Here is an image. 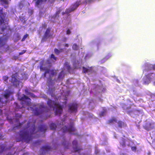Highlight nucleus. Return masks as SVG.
Instances as JSON below:
<instances>
[{"mask_svg":"<svg viewBox=\"0 0 155 155\" xmlns=\"http://www.w3.org/2000/svg\"><path fill=\"white\" fill-rule=\"evenodd\" d=\"M30 125V122H28L27 125L23 129L20 130L18 133V136L17 137L16 140L17 142H25L29 143L32 139L33 135L35 132V126L33 124L30 128H28Z\"/></svg>","mask_w":155,"mask_h":155,"instance_id":"1","label":"nucleus"},{"mask_svg":"<svg viewBox=\"0 0 155 155\" xmlns=\"http://www.w3.org/2000/svg\"><path fill=\"white\" fill-rule=\"evenodd\" d=\"M40 68L41 71H45V72L41 75V77L43 78L46 77L47 74H49V79L48 83L49 85H53L54 84V83L53 82L54 81L52 80V78L54 76L56 75L57 73L56 70L54 69H46L45 67H43L42 64L40 66Z\"/></svg>","mask_w":155,"mask_h":155,"instance_id":"2","label":"nucleus"},{"mask_svg":"<svg viewBox=\"0 0 155 155\" xmlns=\"http://www.w3.org/2000/svg\"><path fill=\"white\" fill-rule=\"evenodd\" d=\"M47 103L50 108L55 107L56 109L54 113L55 115H61L63 111V105H61L58 102L52 101L50 99H48Z\"/></svg>","mask_w":155,"mask_h":155,"instance_id":"3","label":"nucleus"},{"mask_svg":"<svg viewBox=\"0 0 155 155\" xmlns=\"http://www.w3.org/2000/svg\"><path fill=\"white\" fill-rule=\"evenodd\" d=\"M5 14L3 12V8L0 9V34H2L5 30L12 31L10 27L6 25L5 24H3L5 21Z\"/></svg>","mask_w":155,"mask_h":155,"instance_id":"4","label":"nucleus"},{"mask_svg":"<svg viewBox=\"0 0 155 155\" xmlns=\"http://www.w3.org/2000/svg\"><path fill=\"white\" fill-rule=\"evenodd\" d=\"M19 100L21 101V105L18 104L16 103H15L16 106L15 108L16 110L17 109H21L23 107H25L24 105L29 106L31 104V99L30 98L23 94V96L22 97H18Z\"/></svg>","mask_w":155,"mask_h":155,"instance_id":"5","label":"nucleus"},{"mask_svg":"<svg viewBox=\"0 0 155 155\" xmlns=\"http://www.w3.org/2000/svg\"><path fill=\"white\" fill-rule=\"evenodd\" d=\"M30 108L33 114L36 116H38L47 111V107L42 105H40L39 107H36L35 109L32 107H30Z\"/></svg>","mask_w":155,"mask_h":155,"instance_id":"6","label":"nucleus"},{"mask_svg":"<svg viewBox=\"0 0 155 155\" xmlns=\"http://www.w3.org/2000/svg\"><path fill=\"white\" fill-rule=\"evenodd\" d=\"M147 78L143 79V84H148L152 80H155V74L153 73H149L145 75Z\"/></svg>","mask_w":155,"mask_h":155,"instance_id":"7","label":"nucleus"},{"mask_svg":"<svg viewBox=\"0 0 155 155\" xmlns=\"http://www.w3.org/2000/svg\"><path fill=\"white\" fill-rule=\"evenodd\" d=\"M18 74L17 73L13 74L11 76V82L12 84V86L15 87H17L19 85V81L17 79Z\"/></svg>","mask_w":155,"mask_h":155,"instance_id":"8","label":"nucleus"},{"mask_svg":"<svg viewBox=\"0 0 155 155\" xmlns=\"http://www.w3.org/2000/svg\"><path fill=\"white\" fill-rule=\"evenodd\" d=\"M78 104L76 103H73L69 104L68 107V112L71 113H76L77 111Z\"/></svg>","mask_w":155,"mask_h":155,"instance_id":"9","label":"nucleus"},{"mask_svg":"<svg viewBox=\"0 0 155 155\" xmlns=\"http://www.w3.org/2000/svg\"><path fill=\"white\" fill-rule=\"evenodd\" d=\"M76 129L73 126V125L71 124L69 127L66 126L62 127L61 130L63 133H65L67 132H68L71 133V132L74 131Z\"/></svg>","mask_w":155,"mask_h":155,"instance_id":"10","label":"nucleus"},{"mask_svg":"<svg viewBox=\"0 0 155 155\" xmlns=\"http://www.w3.org/2000/svg\"><path fill=\"white\" fill-rule=\"evenodd\" d=\"M81 4H84V2H81V0L77 1L73 5L72 7L71 8L68 9L67 11L66 12V13H68L74 11L77 8L79 5Z\"/></svg>","mask_w":155,"mask_h":155,"instance_id":"11","label":"nucleus"},{"mask_svg":"<svg viewBox=\"0 0 155 155\" xmlns=\"http://www.w3.org/2000/svg\"><path fill=\"white\" fill-rule=\"evenodd\" d=\"M73 145V148L74 150V152H77L80 153L81 151L83 150V149L81 147H78L77 141L75 140H74L72 143Z\"/></svg>","mask_w":155,"mask_h":155,"instance_id":"12","label":"nucleus"},{"mask_svg":"<svg viewBox=\"0 0 155 155\" xmlns=\"http://www.w3.org/2000/svg\"><path fill=\"white\" fill-rule=\"evenodd\" d=\"M51 30V28H48L46 29L42 39V41H45L49 37L52 36L50 33Z\"/></svg>","mask_w":155,"mask_h":155,"instance_id":"13","label":"nucleus"},{"mask_svg":"<svg viewBox=\"0 0 155 155\" xmlns=\"http://www.w3.org/2000/svg\"><path fill=\"white\" fill-rule=\"evenodd\" d=\"M154 127L153 123L150 122L146 123L143 126L144 128L147 131L151 130Z\"/></svg>","mask_w":155,"mask_h":155,"instance_id":"14","label":"nucleus"},{"mask_svg":"<svg viewBox=\"0 0 155 155\" xmlns=\"http://www.w3.org/2000/svg\"><path fill=\"white\" fill-rule=\"evenodd\" d=\"M152 70H155V64L154 65L150 64L149 66L145 68L143 71V72H146L147 71Z\"/></svg>","mask_w":155,"mask_h":155,"instance_id":"15","label":"nucleus"},{"mask_svg":"<svg viewBox=\"0 0 155 155\" xmlns=\"http://www.w3.org/2000/svg\"><path fill=\"white\" fill-rule=\"evenodd\" d=\"M47 129V127L45 124L41 125L39 128V130L41 132H45Z\"/></svg>","mask_w":155,"mask_h":155,"instance_id":"16","label":"nucleus"},{"mask_svg":"<svg viewBox=\"0 0 155 155\" xmlns=\"http://www.w3.org/2000/svg\"><path fill=\"white\" fill-rule=\"evenodd\" d=\"M42 151L44 152H48L51 150V147L48 146H44L41 147Z\"/></svg>","mask_w":155,"mask_h":155,"instance_id":"17","label":"nucleus"},{"mask_svg":"<svg viewBox=\"0 0 155 155\" xmlns=\"http://www.w3.org/2000/svg\"><path fill=\"white\" fill-rule=\"evenodd\" d=\"M117 123L118 124V127L120 128H122L124 126L126 125V124L124 122L120 120L117 121Z\"/></svg>","mask_w":155,"mask_h":155,"instance_id":"18","label":"nucleus"},{"mask_svg":"<svg viewBox=\"0 0 155 155\" xmlns=\"http://www.w3.org/2000/svg\"><path fill=\"white\" fill-rule=\"evenodd\" d=\"M117 122V119L114 117H113L108 121L107 123L109 124H113L114 123H116Z\"/></svg>","mask_w":155,"mask_h":155,"instance_id":"19","label":"nucleus"},{"mask_svg":"<svg viewBox=\"0 0 155 155\" xmlns=\"http://www.w3.org/2000/svg\"><path fill=\"white\" fill-rule=\"evenodd\" d=\"M125 139L123 137L120 139V143L121 146H124L125 144Z\"/></svg>","mask_w":155,"mask_h":155,"instance_id":"20","label":"nucleus"},{"mask_svg":"<svg viewBox=\"0 0 155 155\" xmlns=\"http://www.w3.org/2000/svg\"><path fill=\"white\" fill-rule=\"evenodd\" d=\"M63 51V49L61 48L59 50H58L56 48L54 49V52L56 55H59Z\"/></svg>","mask_w":155,"mask_h":155,"instance_id":"21","label":"nucleus"},{"mask_svg":"<svg viewBox=\"0 0 155 155\" xmlns=\"http://www.w3.org/2000/svg\"><path fill=\"white\" fill-rule=\"evenodd\" d=\"M64 77V74L63 71L59 73L58 75V79L60 80H62Z\"/></svg>","mask_w":155,"mask_h":155,"instance_id":"22","label":"nucleus"},{"mask_svg":"<svg viewBox=\"0 0 155 155\" xmlns=\"http://www.w3.org/2000/svg\"><path fill=\"white\" fill-rule=\"evenodd\" d=\"M47 0H37L35 3L36 5L38 6L41 4L43 2H46Z\"/></svg>","mask_w":155,"mask_h":155,"instance_id":"23","label":"nucleus"},{"mask_svg":"<svg viewBox=\"0 0 155 155\" xmlns=\"http://www.w3.org/2000/svg\"><path fill=\"white\" fill-rule=\"evenodd\" d=\"M6 102V100H5L4 98L0 97V106H3V104Z\"/></svg>","mask_w":155,"mask_h":155,"instance_id":"24","label":"nucleus"},{"mask_svg":"<svg viewBox=\"0 0 155 155\" xmlns=\"http://www.w3.org/2000/svg\"><path fill=\"white\" fill-rule=\"evenodd\" d=\"M50 127L51 130H54L56 128L57 126L55 124L51 123L50 124Z\"/></svg>","mask_w":155,"mask_h":155,"instance_id":"25","label":"nucleus"},{"mask_svg":"<svg viewBox=\"0 0 155 155\" xmlns=\"http://www.w3.org/2000/svg\"><path fill=\"white\" fill-rule=\"evenodd\" d=\"M11 94V92L9 91L8 92L5 93L4 95V97L7 99L8 97H9L10 95Z\"/></svg>","mask_w":155,"mask_h":155,"instance_id":"26","label":"nucleus"},{"mask_svg":"<svg viewBox=\"0 0 155 155\" xmlns=\"http://www.w3.org/2000/svg\"><path fill=\"white\" fill-rule=\"evenodd\" d=\"M61 11V10L60 9H59L58 11H57L54 16V17H59V14Z\"/></svg>","mask_w":155,"mask_h":155,"instance_id":"27","label":"nucleus"},{"mask_svg":"<svg viewBox=\"0 0 155 155\" xmlns=\"http://www.w3.org/2000/svg\"><path fill=\"white\" fill-rule=\"evenodd\" d=\"M65 67L67 68L68 70H69L71 69V66L69 65V63L68 62H66L64 63Z\"/></svg>","mask_w":155,"mask_h":155,"instance_id":"28","label":"nucleus"},{"mask_svg":"<svg viewBox=\"0 0 155 155\" xmlns=\"http://www.w3.org/2000/svg\"><path fill=\"white\" fill-rule=\"evenodd\" d=\"M95 1V0H88L87 1V0H85L84 2H84V4H85V5H86L87 3L89 4H90L91 3Z\"/></svg>","mask_w":155,"mask_h":155,"instance_id":"29","label":"nucleus"},{"mask_svg":"<svg viewBox=\"0 0 155 155\" xmlns=\"http://www.w3.org/2000/svg\"><path fill=\"white\" fill-rule=\"evenodd\" d=\"M72 48L74 50H77L78 49V46L76 44L74 43L73 44L72 46Z\"/></svg>","mask_w":155,"mask_h":155,"instance_id":"30","label":"nucleus"},{"mask_svg":"<svg viewBox=\"0 0 155 155\" xmlns=\"http://www.w3.org/2000/svg\"><path fill=\"white\" fill-rule=\"evenodd\" d=\"M5 149V147L2 145H0V154L2 153Z\"/></svg>","mask_w":155,"mask_h":155,"instance_id":"31","label":"nucleus"},{"mask_svg":"<svg viewBox=\"0 0 155 155\" xmlns=\"http://www.w3.org/2000/svg\"><path fill=\"white\" fill-rule=\"evenodd\" d=\"M82 68L83 71L84 73H88L89 71V69L88 68H86L84 67H83Z\"/></svg>","mask_w":155,"mask_h":155,"instance_id":"32","label":"nucleus"},{"mask_svg":"<svg viewBox=\"0 0 155 155\" xmlns=\"http://www.w3.org/2000/svg\"><path fill=\"white\" fill-rule=\"evenodd\" d=\"M28 35L26 34L25 35H24L21 41H25V39L27 38V37L28 36Z\"/></svg>","mask_w":155,"mask_h":155,"instance_id":"33","label":"nucleus"},{"mask_svg":"<svg viewBox=\"0 0 155 155\" xmlns=\"http://www.w3.org/2000/svg\"><path fill=\"white\" fill-rule=\"evenodd\" d=\"M50 58H53L55 61L57 60V58L55 56L54 54H51V55Z\"/></svg>","mask_w":155,"mask_h":155,"instance_id":"34","label":"nucleus"},{"mask_svg":"<svg viewBox=\"0 0 155 155\" xmlns=\"http://www.w3.org/2000/svg\"><path fill=\"white\" fill-rule=\"evenodd\" d=\"M0 1L3 2L6 5L8 4V2L7 0H0Z\"/></svg>","mask_w":155,"mask_h":155,"instance_id":"35","label":"nucleus"},{"mask_svg":"<svg viewBox=\"0 0 155 155\" xmlns=\"http://www.w3.org/2000/svg\"><path fill=\"white\" fill-rule=\"evenodd\" d=\"M131 149L133 151L135 152L136 151L137 148L135 146L132 147H131Z\"/></svg>","mask_w":155,"mask_h":155,"instance_id":"36","label":"nucleus"},{"mask_svg":"<svg viewBox=\"0 0 155 155\" xmlns=\"http://www.w3.org/2000/svg\"><path fill=\"white\" fill-rule=\"evenodd\" d=\"M23 122L22 123H19V124L16 126V127L17 128H19L20 127H21V126H22V124H23Z\"/></svg>","mask_w":155,"mask_h":155,"instance_id":"37","label":"nucleus"},{"mask_svg":"<svg viewBox=\"0 0 155 155\" xmlns=\"http://www.w3.org/2000/svg\"><path fill=\"white\" fill-rule=\"evenodd\" d=\"M41 141L39 140H38L37 141H35L34 143V144L35 145V144H39L40 142H41Z\"/></svg>","mask_w":155,"mask_h":155,"instance_id":"38","label":"nucleus"},{"mask_svg":"<svg viewBox=\"0 0 155 155\" xmlns=\"http://www.w3.org/2000/svg\"><path fill=\"white\" fill-rule=\"evenodd\" d=\"M8 79V77L7 76H5L3 78V80H4V81H7Z\"/></svg>","mask_w":155,"mask_h":155,"instance_id":"39","label":"nucleus"},{"mask_svg":"<svg viewBox=\"0 0 155 155\" xmlns=\"http://www.w3.org/2000/svg\"><path fill=\"white\" fill-rule=\"evenodd\" d=\"M25 52H26V51L23 50L21 52L19 53V55H22V54H24V53H25Z\"/></svg>","mask_w":155,"mask_h":155,"instance_id":"40","label":"nucleus"},{"mask_svg":"<svg viewBox=\"0 0 155 155\" xmlns=\"http://www.w3.org/2000/svg\"><path fill=\"white\" fill-rule=\"evenodd\" d=\"M71 33V31L69 29H68L67 30L66 33L67 34L69 35Z\"/></svg>","mask_w":155,"mask_h":155,"instance_id":"41","label":"nucleus"},{"mask_svg":"<svg viewBox=\"0 0 155 155\" xmlns=\"http://www.w3.org/2000/svg\"><path fill=\"white\" fill-rule=\"evenodd\" d=\"M2 40L1 39H0V47L2 46Z\"/></svg>","mask_w":155,"mask_h":155,"instance_id":"42","label":"nucleus"},{"mask_svg":"<svg viewBox=\"0 0 155 155\" xmlns=\"http://www.w3.org/2000/svg\"><path fill=\"white\" fill-rule=\"evenodd\" d=\"M104 112L102 111L101 112L100 114V115L101 116H103L104 115Z\"/></svg>","mask_w":155,"mask_h":155,"instance_id":"43","label":"nucleus"},{"mask_svg":"<svg viewBox=\"0 0 155 155\" xmlns=\"http://www.w3.org/2000/svg\"><path fill=\"white\" fill-rule=\"evenodd\" d=\"M29 94H30L31 96H35L34 95V94L33 93H29Z\"/></svg>","mask_w":155,"mask_h":155,"instance_id":"44","label":"nucleus"},{"mask_svg":"<svg viewBox=\"0 0 155 155\" xmlns=\"http://www.w3.org/2000/svg\"><path fill=\"white\" fill-rule=\"evenodd\" d=\"M64 46L65 47H68L69 46V45L68 44H66Z\"/></svg>","mask_w":155,"mask_h":155,"instance_id":"45","label":"nucleus"},{"mask_svg":"<svg viewBox=\"0 0 155 155\" xmlns=\"http://www.w3.org/2000/svg\"><path fill=\"white\" fill-rule=\"evenodd\" d=\"M153 142L155 143V138L153 140Z\"/></svg>","mask_w":155,"mask_h":155,"instance_id":"46","label":"nucleus"},{"mask_svg":"<svg viewBox=\"0 0 155 155\" xmlns=\"http://www.w3.org/2000/svg\"><path fill=\"white\" fill-rule=\"evenodd\" d=\"M62 144H63L64 145V146H65V143H63Z\"/></svg>","mask_w":155,"mask_h":155,"instance_id":"47","label":"nucleus"},{"mask_svg":"<svg viewBox=\"0 0 155 155\" xmlns=\"http://www.w3.org/2000/svg\"><path fill=\"white\" fill-rule=\"evenodd\" d=\"M65 13L64 12H63L62 13V15H64V14Z\"/></svg>","mask_w":155,"mask_h":155,"instance_id":"48","label":"nucleus"},{"mask_svg":"<svg viewBox=\"0 0 155 155\" xmlns=\"http://www.w3.org/2000/svg\"><path fill=\"white\" fill-rule=\"evenodd\" d=\"M31 12H33V10H31Z\"/></svg>","mask_w":155,"mask_h":155,"instance_id":"49","label":"nucleus"},{"mask_svg":"<svg viewBox=\"0 0 155 155\" xmlns=\"http://www.w3.org/2000/svg\"><path fill=\"white\" fill-rule=\"evenodd\" d=\"M28 110L29 109V108H28Z\"/></svg>","mask_w":155,"mask_h":155,"instance_id":"50","label":"nucleus"},{"mask_svg":"<svg viewBox=\"0 0 155 155\" xmlns=\"http://www.w3.org/2000/svg\"><path fill=\"white\" fill-rule=\"evenodd\" d=\"M137 111H139L138 110H137Z\"/></svg>","mask_w":155,"mask_h":155,"instance_id":"51","label":"nucleus"},{"mask_svg":"<svg viewBox=\"0 0 155 155\" xmlns=\"http://www.w3.org/2000/svg\"><path fill=\"white\" fill-rule=\"evenodd\" d=\"M154 83L155 84V81L154 82Z\"/></svg>","mask_w":155,"mask_h":155,"instance_id":"52","label":"nucleus"}]
</instances>
